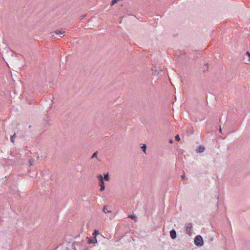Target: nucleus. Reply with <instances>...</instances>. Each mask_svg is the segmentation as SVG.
I'll return each mask as SVG.
<instances>
[{
  "mask_svg": "<svg viewBox=\"0 0 250 250\" xmlns=\"http://www.w3.org/2000/svg\"><path fill=\"white\" fill-rule=\"evenodd\" d=\"M194 244L196 246H202L203 245L204 241L201 235H197L194 239Z\"/></svg>",
  "mask_w": 250,
  "mask_h": 250,
  "instance_id": "obj_1",
  "label": "nucleus"
},
{
  "mask_svg": "<svg viewBox=\"0 0 250 250\" xmlns=\"http://www.w3.org/2000/svg\"><path fill=\"white\" fill-rule=\"evenodd\" d=\"M186 233L190 236L192 234V224L191 223H187L185 226Z\"/></svg>",
  "mask_w": 250,
  "mask_h": 250,
  "instance_id": "obj_2",
  "label": "nucleus"
},
{
  "mask_svg": "<svg viewBox=\"0 0 250 250\" xmlns=\"http://www.w3.org/2000/svg\"><path fill=\"white\" fill-rule=\"evenodd\" d=\"M98 178L100 181V191H102L104 190L105 186H104V178L103 176L101 174H100L98 176Z\"/></svg>",
  "mask_w": 250,
  "mask_h": 250,
  "instance_id": "obj_3",
  "label": "nucleus"
},
{
  "mask_svg": "<svg viewBox=\"0 0 250 250\" xmlns=\"http://www.w3.org/2000/svg\"><path fill=\"white\" fill-rule=\"evenodd\" d=\"M169 232H170V236L171 239L173 240L176 239V238L177 237L176 231L174 229H173L171 230Z\"/></svg>",
  "mask_w": 250,
  "mask_h": 250,
  "instance_id": "obj_4",
  "label": "nucleus"
},
{
  "mask_svg": "<svg viewBox=\"0 0 250 250\" xmlns=\"http://www.w3.org/2000/svg\"><path fill=\"white\" fill-rule=\"evenodd\" d=\"M246 57L248 58L247 60L245 62V63H249L250 62V53L249 52H246L244 57V60L246 59Z\"/></svg>",
  "mask_w": 250,
  "mask_h": 250,
  "instance_id": "obj_5",
  "label": "nucleus"
},
{
  "mask_svg": "<svg viewBox=\"0 0 250 250\" xmlns=\"http://www.w3.org/2000/svg\"><path fill=\"white\" fill-rule=\"evenodd\" d=\"M54 33H55L56 35H63L65 33V31L62 29V30H56L54 32Z\"/></svg>",
  "mask_w": 250,
  "mask_h": 250,
  "instance_id": "obj_6",
  "label": "nucleus"
},
{
  "mask_svg": "<svg viewBox=\"0 0 250 250\" xmlns=\"http://www.w3.org/2000/svg\"><path fill=\"white\" fill-rule=\"evenodd\" d=\"M205 147L203 146H200L198 149H196L197 152H203L205 150Z\"/></svg>",
  "mask_w": 250,
  "mask_h": 250,
  "instance_id": "obj_7",
  "label": "nucleus"
},
{
  "mask_svg": "<svg viewBox=\"0 0 250 250\" xmlns=\"http://www.w3.org/2000/svg\"><path fill=\"white\" fill-rule=\"evenodd\" d=\"M93 235L94 236V239L95 240V242H97V240L96 239V236L99 234V231L97 229H94L93 232Z\"/></svg>",
  "mask_w": 250,
  "mask_h": 250,
  "instance_id": "obj_8",
  "label": "nucleus"
},
{
  "mask_svg": "<svg viewBox=\"0 0 250 250\" xmlns=\"http://www.w3.org/2000/svg\"><path fill=\"white\" fill-rule=\"evenodd\" d=\"M86 238L88 239V241H87V243L88 244H93V243H95V240L94 239V238H89L88 237H87Z\"/></svg>",
  "mask_w": 250,
  "mask_h": 250,
  "instance_id": "obj_9",
  "label": "nucleus"
},
{
  "mask_svg": "<svg viewBox=\"0 0 250 250\" xmlns=\"http://www.w3.org/2000/svg\"><path fill=\"white\" fill-rule=\"evenodd\" d=\"M104 179L105 181H108L109 180V177L108 173L104 174Z\"/></svg>",
  "mask_w": 250,
  "mask_h": 250,
  "instance_id": "obj_10",
  "label": "nucleus"
},
{
  "mask_svg": "<svg viewBox=\"0 0 250 250\" xmlns=\"http://www.w3.org/2000/svg\"><path fill=\"white\" fill-rule=\"evenodd\" d=\"M141 148L143 150V151L146 153V146L145 144H143V146H141Z\"/></svg>",
  "mask_w": 250,
  "mask_h": 250,
  "instance_id": "obj_11",
  "label": "nucleus"
},
{
  "mask_svg": "<svg viewBox=\"0 0 250 250\" xmlns=\"http://www.w3.org/2000/svg\"><path fill=\"white\" fill-rule=\"evenodd\" d=\"M35 161V160L33 158H31L30 160H29V165L30 166H33V164H34V162Z\"/></svg>",
  "mask_w": 250,
  "mask_h": 250,
  "instance_id": "obj_12",
  "label": "nucleus"
},
{
  "mask_svg": "<svg viewBox=\"0 0 250 250\" xmlns=\"http://www.w3.org/2000/svg\"><path fill=\"white\" fill-rule=\"evenodd\" d=\"M15 137H16V134L15 133H14V135H13L12 136H11L10 140H11V141L12 143L14 142V139H15Z\"/></svg>",
  "mask_w": 250,
  "mask_h": 250,
  "instance_id": "obj_13",
  "label": "nucleus"
},
{
  "mask_svg": "<svg viewBox=\"0 0 250 250\" xmlns=\"http://www.w3.org/2000/svg\"><path fill=\"white\" fill-rule=\"evenodd\" d=\"M97 154H98V152L96 151L95 152H94L93 154V155L91 157V159H93L94 158L97 157Z\"/></svg>",
  "mask_w": 250,
  "mask_h": 250,
  "instance_id": "obj_14",
  "label": "nucleus"
},
{
  "mask_svg": "<svg viewBox=\"0 0 250 250\" xmlns=\"http://www.w3.org/2000/svg\"><path fill=\"white\" fill-rule=\"evenodd\" d=\"M103 211L104 212V213H107L108 211V210H107V208H106V207L105 206H104V208H103Z\"/></svg>",
  "mask_w": 250,
  "mask_h": 250,
  "instance_id": "obj_15",
  "label": "nucleus"
},
{
  "mask_svg": "<svg viewBox=\"0 0 250 250\" xmlns=\"http://www.w3.org/2000/svg\"><path fill=\"white\" fill-rule=\"evenodd\" d=\"M175 140L177 141H179L180 140V137H179V136L178 135H177L175 136Z\"/></svg>",
  "mask_w": 250,
  "mask_h": 250,
  "instance_id": "obj_16",
  "label": "nucleus"
},
{
  "mask_svg": "<svg viewBox=\"0 0 250 250\" xmlns=\"http://www.w3.org/2000/svg\"><path fill=\"white\" fill-rule=\"evenodd\" d=\"M128 217V218H132V219H134V218H136V216H135L133 215H129Z\"/></svg>",
  "mask_w": 250,
  "mask_h": 250,
  "instance_id": "obj_17",
  "label": "nucleus"
},
{
  "mask_svg": "<svg viewBox=\"0 0 250 250\" xmlns=\"http://www.w3.org/2000/svg\"><path fill=\"white\" fill-rule=\"evenodd\" d=\"M247 59H248V58L247 57H246V59L244 60V61L245 63V62L247 60Z\"/></svg>",
  "mask_w": 250,
  "mask_h": 250,
  "instance_id": "obj_18",
  "label": "nucleus"
},
{
  "mask_svg": "<svg viewBox=\"0 0 250 250\" xmlns=\"http://www.w3.org/2000/svg\"><path fill=\"white\" fill-rule=\"evenodd\" d=\"M185 176V175H184V174H183V175L182 176V179H184Z\"/></svg>",
  "mask_w": 250,
  "mask_h": 250,
  "instance_id": "obj_19",
  "label": "nucleus"
},
{
  "mask_svg": "<svg viewBox=\"0 0 250 250\" xmlns=\"http://www.w3.org/2000/svg\"><path fill=\"white\" fill-rule=\"evenodd\" d=\"M221 130H221V127H220L219 132H221Z\"/></svg>",
  "mask_w": 250,
  "mask_h": 250,
  "instance_id": "obj_20",
  "label": "nucleus"
}]
</instances>
